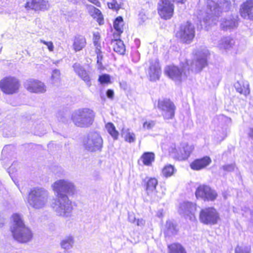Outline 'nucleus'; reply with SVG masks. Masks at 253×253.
Segmentation results:
<instances>
[{
  "instance_id": "nucleus-8",
  "label": "nucleus",
  "mask_w": 253,
  "mask_h": 253,
  "mask_svg": "<svg viewBox=\"0 0 253 253\" xmlns=\"http://www.w3.org/2000/svg\"><path fill=\"white\" fill-rule=\"evenodd\" d=\"M20 86L18 80L14 77H5L0 81V88L4 93L7 95L17 93Z\"/></svg>"
},
{
  "instance_id": "nucleus-3",
  "label": "nucleus",
  "mask_w": 253,
  "mask_h": 253,
  "mask_svg": "<svg viewBox=\"0 0 253 253\" xmlns=\"http://www.w3.org/2000/svg\"><path fill=\"white\" fill-rule=\"evenodd\" d=\"M95 116V113L92 110L85 108L75 110L71 118L76 126L86 128L92 125Z\"/></svg>"
},
{
  "instance_id": "nucleus-6",
  "label": "nucleus",
  "mask_w": 253,
  "mask_h": 253,
  "mask_svg": "<svg viewBox=\"0 0 253 253\" xmlns=\"http://www.w3.org/2000/svg\"><path fill=\"white\" fill-rule=\"evenodd\" d=\"M165 74L175 82L180 83L185 80L189 74V67L187 61L182 63L180 67L168 66L165 69Z\"/></svg>"
},
{
  "instance_id": "nucleus-25",
  "label": "nucleus",
  "mask_w": 253,
  "mask_h": 253,
  "mask_svg": "<svg viewBox=\"0 0 253 253\" xmlns=\"http://www.w3.org/2000/svg\"><path fill=\"white\" fill-rule=\"evenodd\" d=\"M85 38L81 35H78L75 37L73 44V49L76 51H79L84 48L86 45Z\"/></svg>"
},
{
  "instance_id": "nucleus-7",
  "label": "nucleus",
  "mask_w": 253,
  "mask_h": 253,
  "mask_svg": "<svg viewBox=\"0 0 253 253\" xmlns=\"http://www.w3.org/2000/svg\"><path fill=\"white\" fill-rule=\"evenodd\" d=\"M207 4L206 11L199 14L198 18L200 21L203 20L206 23L210 20L215 23L222 12L221 8L217 3L212 0H208Z\"/></svg>"
},
{
  "instance_id": "nucleus-56",
  "label": "nucleus",
  "mask_w": 253,
  "mask_h": 253,
  "mask_svg": "<svg viewBox=\"0 0 253 253\" xmlns=\"http://www.w3.org/2000/svg\"><path fill=\"white\" fill-rule=\"evenodd\" d=\"M69 1L73 2V3H75L77 1V0H69Z\"/></svg>"
},
{
  "instance_id": "nucleus-5",
  "label": "nucleus",
  "mask_w": 253,
  "mask_h": 253,
  "mask_svg": "<svg viewBox=\"0 0 253 253\" xmlns=\"http://www.w3.org/2000/svg\"><path fill=\"white\" fill-rule=\"evenodd\" d=\"M51 187L55 197L71 196L76 192L74 183L67 179L57 180L51 184Z\"/></svg>"
},
{
  "instance_id": "nucleus-37",
  "label": "nucleus",
  "mask_w": 253,
  "mask_h": 253,
  "mask_svg": "<svg viewBox=\"0 0 253 253\" xmlns=\"http://www.w3.org/2000/svg\"><path fill=\"white\" fill-rule=\"evenodd\" d=\"M122 135L124 136L125 140L129 142H134L135 141V135L133 132H129L128 129L122 130Z\"/></svg>"
},
{
  "instance_id": "nucleus-26",
  "label": "nucleus",
  "mask_w": 253,
  "mask_h": 253,
  "mask_svg": "<svg viewBox=\"0 0 253 253\" xmlns=\"http://www.w3.org/2000/svg\"><path fill=\"white\" fill-rule=\"evenodd\" d=\"M237 26V22L235 18L225 19L221 23V27L224 30L234 29Z\"/></svg>"
},
{
  "instance_id": "nucleus-55",
  "label": "nucleus",
  "mask_w": 253,
  "mask_h": 253,
  "mask_svg": "<svg viewBox=\"0 0 253 253\" xmlns=\"http://www.w3.org/2000/svg\"><path fill=\"white\" fill-rule=\"evenodd\" d=\"M173 0L176 1L177 2L181 3H184L186 1V0Z\"/></svg>"
},
{
  "instance_id": "nucleus-1",
  "label": "nucleus",
  "mask_w": 253,
  "mask_h": 253,
  "mask_svg": "<svg viewBox=\"0 0 253 253\" xmlns=\"http://www.w3.org/2000/svg\"><path fill=\"white\" fill-rule=\"evenodd\" d=\"M10 230L13 239L20 243H27L33 237L32 231L25 224L23 216L17 213L11 216Z\"/></svg>"
},
{
  "instance_id": "nucleus-48",
  "label": "nucleus",
  "mask_w": 253,
  "mask_h": 253,
  "mask_svg": "<svg viewBox=\"0 0 253 253\" xmlns=\"http://www.w3.org/2000/svg\"><path fill=\"white\" fill-rule=\"evenodd\" d=\"M41 42L43 43V44H45L47 47L48 49L50 51H52L53 50L54 46L52 42H45L43 40H41Z\"/></svg>"
},
{
  "instance_id": "nucleus-24",
  "label": "nucleus",
  "mask_w": 253,
  "mask_h": 253,
  "mask_svg": "<svg viewBox=\"0 0 253 253\" xmlns=\"http://www.w3.org/2000/svg\"><path fill=\"white\" fill-rule=\"evenodd\" d=\"M234 87L238 92L247 95L250 93L249 84L247 81L241 80L236 82Z\"/></svg>"
},
{
  "instance_id": "nucleus-23",
  "label": "nucleus",
  "mask_w": 253,
  "mask_h": 253,
  "mask_svg": "<svg viewBox=\"0 0 253 253\" xmlns=\"http://www.w3.org/2000/svg\"><path fill=\"white\" fill-rule=\"evenodd\" d=\"M211 162V158L208 156L204 157L201 159H196L190 164L191 169L199 170L205 168Z\"/></svg>"
},
{
  "instance_id": "nucleus-39",
  "label": "nucleus",
  "mask_w": 253,
  "mask_h": 253,
  "mask_svg": "<svg viewBox=\"0 0 253 253\" xmlns=\"http://www.w3.org/2000/svg\"><path fill=\"white\" fill-rule=\"evenodd\" d=\"M174 172V168L171 165L166 166L163 169V174L166 177H169L172 175Z\"/></svg>"
},
{
  "instance_id": "nucleus-40",
  "label": "nucleus",
  "mask_w": 253,
  "mask_h": 253,
  "mask_svg": "<svg viewBox=\"0 0 253 253\" xmlns=\"http://www.w3.org/2000/svg\"><path fill=\"white\" fill-rule=\"evenodd\" d=\"M100 36L98 32L94 33H93V44L95 47V49H97V47L98 48H101V44L100 43Z\"/></svg>"
},
{
  "instance_id": "nucleus-17",
  "label": "nucleus",
  "mask_w": 253,
  "mask_h": 253,
  "mask_svg": "<svg viewBox=\"0 0 253 253\" xmlns=\"http://www.w3.org/2000/svg\"><path fill=\"white\" fill-rule=\"evenodd\" d=\"M49 5L48 0H28L25 4V8L27 10L44 11L49 8Z\"/></svg>"
},
{
  "instance_id": "nucleus-19",
  "label": "nucleus",
  "mask_w": 253,
  "mask_h": 253,
  "mask_svg": "<svg viewBox=\"0 0 253 253\" xmlns=\"http://www.w3.org/2000/svg\"><path fill=\"white\" fill-rule=\"evenodd\" d=\"M150 66L148 70V75L151 81H156L160 78L161 71L158 60L151 59L149 61Z\"/></svg>"
},
{
  "instance_id": "nucleus-45",
  "label": "nucleus",
  "mask_w": 253,
  "mask_h": 253,
  "mask_svg": "<svg viewBox=\"0 0 253 253\" xmlns=\"http://www.w3.org/2000/svg\"><path fill=\"white\" fill-rule=\"evenodd\" d=\"M108 5L109 8H111L114 10H117L120 8V5L116 0H112L111 2L108 3Z\"/></svg>"
},
{
  "instance_id": "nucleus-10",
  "label": "nucleus",
  "mask_w": 253,
  "mask_h": 253,
  "mask_svg": "<svg viewBox=\"0 0 253 253\" xmlns=\"http://www.w3.org/2000/svg\"><path fill=\"white\" fill-rule=\"evenodd\" d=\"M210 52L207 48H203L196 53V59L191 63V71L198 73L207 65V59Z\"/></svg>"
},
{
  "instance_id": "nucleus-33",
  "label": "nucleus",
  "mask_w": 253,
  "mask_h": 253,
  "mask_svg": "<svg viewBox=\"0 0 253 253\" xmlns=\"http://www.w3.org/2000/svg\"><path fill=\"white\" fill-rule=\"evenodd\" d=\"M74 243V239L71 236L66 237L61 242V246L62 248L65 250H69L73 247Z\"/></svg>"
},
{
  "instance_id": "nucleus-4",
  "label": "nucleus",
  "mask_w": 253,
  "mask_h": 253,
  "mask_svg": "<svg viewBox=\"0 0 253 253\" xmlns=\"http://www.w3.org/2000/svg\"><path fill=\"white\" fill-rule=\"evenodd\" d=\"M51 207L58 216L68 217L71 215L73 206L68 196L55 197Z\"/></svg>"
},
{
  "instance_id": "nucleus-32",
  "label": "nucleus",
  "mask_w": 253,
  "mask_h": 253,
  "mask_svg": "<svg viewBox=\"0 0 253 253\" xmlns=\"http://www.w3.org/2000/svg\"><path fill=\"white\" fill-rule=\"evenodd\" d=\"M124 25L123 19L121 16L117 17L114 22V28L119 34L123 32Z\"/></svg>"
},
{
  "instance_id": "nucleus-54",
  "label": "nucleus",
  "mask_w": 253,
  "mask_h": 253,
  "mask_svg": "<svg viewBox=\"0 0 253 253\" xmlns=\"http://www.w3.org/2000/svg\"><path fill=\"white\" fill-rule=\"evenodd\" d=\"M249 136L253 139V128H251L249 133Z\"/></svg>"
},
{
  "instance_id": "nucleus-9",
  "label": "nucleus",
  "mask_w": 253,
  "mask_h": 253,
  "mask_svg": "<svg viewBox=\"0 0 253 253\" xmlns=\"http://www.w3.org/2000/svg\"><path fill=\"white\" fill-rule=\"evenodd\" d=\"M103 140L100 134L96 132L89 133L84 141L85 148L91 152L100 150L102 146Z\"/></svg>"
},
{
  "instance_id": "nucleus-16",
  "label": "nucleus",
  "mask_w": 253,
  "mask_h": 253,
  "mask_svg": "<svg viewBox=\"0 0 253 253\" xmlns=\"http://www.w3.org/2000/svg\"><path fill=\"white\" fill-rule=\"evenodd\" d=\"M196 211V204L189 202H184L181 203L179 208L178 212L180 215L186 219H189L191 221H195V215Z\"/></svg>"
},
{
  "instance_id": "nucleus-47",
  "label": "nucleus",
  "mask_w": 253,
  "mask_h": 253,
  "mask_svg": "<svg viewBox=\"0 0 253 253\" xmlns=\"http://www.w3.org/2000/svg\"><path fill=\"white\" fill-rule=\"evenodd\" d=\"M155 122L152 121H150L148 122H145L144 123L143 125V127L144 128L150 129L152 128L155 126Z\"/></svg>"
},
{
  "instance_id": "nucleus-38",
  "label": "nucleus",
  "mask_w": 253,
  "mask_h": 253,
  "mask_svg": "<svg viewBox=\"0 0 253 253\" xmlns=\"http://www.w3.org/2000/svg\"><path fill=\"white\" fill-rule=\"evenodd\" d=\"M88 11L90 15L94 18L98 17V18H100L102 16L101 13L100 11L94 7L92 5H89L88 7Z\"/></svg>"
},
{
  "instance_id": "nucleus-43",
  "label": "nucleus",
  "mask_w": 253,
  "mask_h": 253,
  "mask_svg": "<svg viewBox=\"0 0 253 253\" xmlns=\"http://www.w3.org/2000/svg\"><path fill=\"white\" fill-rule=\"evenodd\" d=\"M235 168V165L231 164L225 165L222 166L220 169H222L224 171L226 172H232L234 170Z\"/></svg>"
},
{
  "instance_id": "nucleus-14",
  "label": "nucleus",
  "mask_w": 253,
  "mask_h": 253,
  "mask_svg": "<svg viewBox=\"0 0 253 253\" xmlns=\"http://www.w3.org/2000/svg\"><path fill=\"white\" fill-rule=\"evenodd\" d=\"M195 195L197 199L204 201H213L218 195L214 190L206 185H200L196 191Z\"/></svg>"
},
{
  "instance_id": "nucleus-30",
  "label": "nucleus",
  "mask_w": 253,
  "mask_h": 253,
  "mask_svg": "<svg viewBox=\"0 0 253 253\" xmlns=\"http://www.w3.org/2000/svg\"><path fill=\"white\" fill-rule=\"evenodd\" d=\"M158 185V180L155 178H150L146 182L145 190L146 192L150 193L152 191L156 190Z\"/></svg>"
},
{
  "instance_id": "nucleus-42",
  "label": "nucleus",
  "mask_w": 253,
  "mask_h": 253,
  "mask_svg": "<svg viewBox=\"0 0 253 253\" xmlns=\"http://www.w3.org/2000/svg\"><path fill=\"white\" fill-rule=\"evenodd\" d=\"M98 81L101 84L109 83L110 82V76L106 74L100 76L98 79Z\"/></svg>"
},
{
  "instance_id": "nucleus-11",
  "label": "nucleus",
  "mask_w": 253,
  "mask_h": 253,
  "mask_svg": "<svg viewBox=\"0 0 253 253\" xmlns=\"http://www.w3.org/2000/svg\"><path fill=\"white\" fill-rule=\"evenodd\" d=\"M199 219L201 222L207 225H214L219 219L217 211L212 207L202 209L200 213Z\"/></svg>"
},
{
  "instance_id": "nucleus-12",
  "label": "nucleus",
  "mask_w": 253,
  "mask_h": 253,
  "mask_svg": "<svg viewBox=\"0 0 253 253\" xmlns=\"http://www.w3.org/2000/svg\"><path fill=\"white\" fill-rule=\"evenodd\" d=\"M176 37L183 42L189 43L195 37V28L188 22L181 25L176 33Z\"/></svg>"
},
{
  "instance_id": "nucleus-51",
  "label": "nucleus",
  "mask_w": 253,
  "mask_h": 253,
  "mask_svg": "<svg viewBox=\"0 0 253 253\" xmlns=\"http://www.w3.org/2000/svg\"><path fill=\"white\" fill-rule=\"evenodd\" d=\"M145 221L141 218V219H138L137 220L136 224L138 226L142 227L145 225Z\"/></svg>"
},
{
  "instance_id": "nucleus-31",
  "label": "nucleus",
  "mask_w": 253,
  "mask_h": 253,
  "mask_svg": "<svg viewBox=\"0 0 253 253\" xmlns=\"http://www.w3.org/2000/svg\"><path fill=\"white\" fill-rule=\"evenodd\" d=\"M148 198L147 201L151 202H158L162 197V194L155 190L152 191L150 193L146 192Z\"/></svg>"
},
{
  "instance_id": "nucleus-50",
  "label": "nucleus",
  "mask_w": 253,
  "mask_h": 253,
  "mask_svg": "<svg viewBox=\"0 0 253 253\" xmlns=\"http://www.w3.org/2000/svg\"><path fill=\"white\" fill-rule=\"evenodd\" d=\"M114 91L112 89H108L106 92V95L109 98L113 99L114 97Z\"/></svg>"
},
{
  "instance_id": "nucleus-34",
  "label": "nucleus",
  "mask_w": 253,
  "mask_h": 253,
  "mask_svg": "<svg viewBox=\"0 0 253 253\" xmlns=\"http://www.w3.org/2000/svg\"><path fill=\"white\" fill-rule=\"evenodd\" d=\"M166 230L165 233L167 236H170L176 234L177 230L176 227L172 223L167 222L166 223Z\"/></svg>"
},
{
  "instance_id": "nucleus-49",
  "label": "nucleus",
  "mask_w": 253,
  "mask_h": 253,
  "mask_svg": "<svg viewBox=\"0 0 253 253\" xmlns=\"http://www.w3.org/2000/svg\"><path fill=\"white\" fill-rule=\"evenodd\" d=\"M128 221L131 223H134L136 220L135 217L133 213H128Z\"/></svg>"
},
{
  "instance_id": "nucleus-27",
  "label": "nucleus",
  "mask_w": 253,
  "mask_h": 253,
  "mask_svg": "<svg viewBox=\"0 0 253 253\" xmlns=\"http://www.w3.org/2000/svg\"><path fill=\"white\" fill-rule=\"evenodd\" d=\"M111 44L113 47L114 51L120 54H124L126 51V48L123 42L120 40H112Z\"/></svg>"
},
{
  "instance_id": "nucleus-18",
  "label": "nucleus",
  "mask_w": 253,
  "mask_h": 253,
  "mask_svg": "<svg viewBox=\"0 0 253 253\" xmlns=\"http://www.w3.org/2000/svg\"><path fill=\"white\" fill-rule=\"evenodd\" d=\"M25 86L31 92L42 93L46 91L44 84L39 81L29 80L25 83Z\"/></svg>"
},
{
  "instance_id": "nucleus-15",
  "label": "nucleus",
  "mask_w": 253,
  "mask_h": 253,
  "mask_svg": "<svg viewBox=\"0 0 253 253\" xmlns=\"http://www.w3.org/2000/svg\"><path fill=\"white\" fill-rule=\"evenodd\" d=\"M158 107L162 111L165 119H172L174 116L175 106L169 99H164L158 101Z\"/></svg>"
},
{
  "instance_id": "nucleus-44",
  "label": "nucleus",
  "mask_w": 253,
  "mask_h": 253,
  "mask_svg": "<svg viewBox=\"0 0 253 253\" xmlns=\"http://www.w3.org/2000/svg\"><path fill=\"white\" fill-rule=\"evenodd\" d=\"M95 53L97 54V63L99 65H102L101 60L103 58V55L101 51V48L95 49Z\"/></svg>"
},
{
  "instance_id": "nucleus-29",
  "label": "nucleus",
  "mask_w": 253,
  "mask_h": 253,
  "mask_svg": "<svg viewBox=\"0 0 253 253\" xmlns=\"http://www.w3.org/2000/svg\"><path fill=\"white\" fill-rule=\"evenodd\" d=\"M234 43L233 39L225 37L219 41L218 46L221 49H227L232 47Z\"/></svg>"
},
{
  "instance_id": "nucleus-20",
  "label": "nucleus",
  "mask_w": 253,
  "mask_h": 253,
  "mask_svg": "<svg viewBox=\"0 0 253 253\" xmlns=\"http://www.w3.org/2000/svg\"><path fill=\"white\" fill-rule=\"evenodd\" d=\"M194 147L192 145L185 143L182 144L177 149L175 150L176 154L175 157L179 160H185L189 157Z\"/></svg>"
},
{
  "instance_id": "nucleus-46",
  "label": "nucleus",
  "mask_w": 253,
  "mask_h": 253,
  "mask_svg": "<svg viewBox=\"0 0 253 253\" xmlns=\"http://www.w3.org/2000/svg\"><path fill=\"white\" fill-rule=\"evenodd\" d=\"M250 248L247 247H237L235 249V253H250Z\"/></svg>"
},
{
  "instance_id": "nucleus-2",
  "label": "nucleus",
  "mask_w": 253,
  "mask_h": 253,
  "mask_svg": "<svg viewBox=\"0 0 253 253\" xmlns=\"http://www.w3.org/2000/svg\"><path fill=\"white\" fill-rule=\"evenodd\" d=\"M49 199V193L48 190L40 187L31 189L28 197L30 206L35 210H42L46 207Z\"/></svg>"
},
{
  "instance_id": "nucleus-13",
  "label": "nucleus",
  "mask_w": 253,
  "mask_h": 253,
  "mask_svg": "<svg viewBox=\"0 0 253 253\" xmlns=\"http://www.w3.org/2000/svg\"><path fill=\"white\" fill-rule=\"evenodd\" d=\"M174 5L170 0H159L157 10L160 17L164 19H170L173 16Z\"/></svg>"
},
{
  "instance_id": "nucleus-52",
  "label": "nucleus",
  "mask_w": 253,
  "mask_h": 253,
  "mask_svg": "<svg viewBox=\"0 0 253 253\" xmlns=\"http://www.w3.org/2000/svg\"><path fill=\"white\" fill-rule=\"evenodd\" d=\"M89 1L92 2L97 6H100V2L98 0H88Z\"/></svg>"
},
{
  "instance_id": "nucleus-21",
  "label": "nucleus",
  "mask_w": 253,
  "mask_h": 253,
  "mask_svg": "<svg viewBox=\"0 0 253 253\" xmlns=\"http://www.w3.org/2000/svg\"><path fill=\"white\" fill-rule=\"evenodd\" d=\"M73 68L75 73L86 84L88 87L90 86L91 83L90 77L84 68L78 63H75L73 65Z\"/></svg>"
},
{
  "instance_id": "nucleus-41",
  "label": "nucleus",
  "mask_w": 253,
  "mask_h": 253,
  "mask_svg": "<svg viewBox=\"0 0 253 253\" xmlns=\"http://www.w3.org/2000/svg\"><path fill=\"white\" fill-rule=\"evenodd\" d=\"M60 72L58 69H55L53 71L51 79L53 81V83L55 84L58 83L60 81Z\"/></svg>"
},
{
  "instance_id": "nucleus-35",
  "label": "nucleus",
  "mask_w": 253,
  "mask_h": 253,
  "mask_svg": "<svg viewBox=\"0 0 253 253\" xmlns=\"http://www.w3.org/2000/svg\"><path fill=\"white\" fill-rule=\"evenodd\" d=\"M169 253H186L184 248L179 244H172L169 246Z\"/></svg>"
},
{
  "instance_id": "nucleus-22",
  "label": "nucleus",
  "mask_w": 253,
  "mask_h": 253,
  "mask_svg": "<svg viewBox=\"0 0 253 253\" xmlns=\"http://www.w3.org/2000/svg\"><path fill=\"white\" fill-rule=\"evenodd\" d=\"M241 15L244 18L253 19V0H247L242 5Z\"/></svg>"
},
{
  "instance_id": "nucleus-28",
  "label": "nucleus",
  "mask_w": 253,
  "mask_h": 253,
  "mask_svg": "<svg viewBox=\"0 0 253 253\" xmlns=\"http://www.w3.org/2000/svg\"><path fill=\"white\" fill-rule=\"evenodd\" d=\"M140 159L144 165L150 166L152 165V162L154 161L155 155L152 152H145L141 156Z\"/></svg>"
},
{
  "instance_id": "nucleus-36",
  "label": "nucleus",
  "mask_w": 253,
  "mask_h": 253,
  "mask_svg": "<svg viewBox=\"0 0 253 253\" xmlns=\"http://www.w3.org/2000/svg\"><path fill=\"white\" fill-rule=\"evenodd\" d=\"M106 128L108 133L115 139H117L118 137L119 133L116 130L114 125L111 123H108L106 125Z\"/></svg>"
},
{
  "instance_id": "nucleus-53",
  "label": "nucleus",
  "mask_w": 253,
  "mask_h": 253,
  "mask_svg": "<svg viewBox=\"0 0 253 253\" xmlns=\"http://www.w3.org/2000/svg\"><path fill=\"white\" fill-rule=\"evenodd\" d=\"M5 221L4 218L0 216V228L2 227L5 224Z\"/></svg>"
}]
</instances>
